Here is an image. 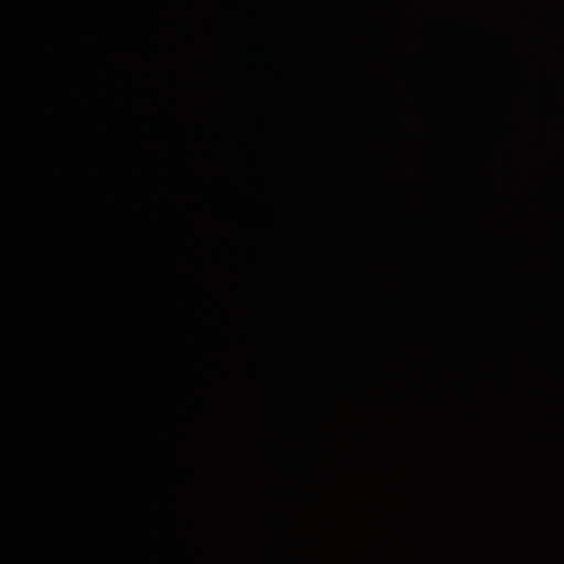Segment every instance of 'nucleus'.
Wrapping results in <instances>:
<instances>
[{
  "label": "nucleus",
  "instance_id": "1",
  "mask_svg": "<svg viewBox=\"0 0 564 564\" xmlns=\"http://www.w3.org/2000/svg\"><path fill=\"white\" fill-rule=\"evenodd\" d=\"M0 247H154V243H0Z\"/></svg>",
  "mask_w": 564,
  "mask_h": 564
},
{
  "label": "nucleus",
  "instance_id": "2",
  "mask_svg": "<svg viewBox=\"0 0 564 564\" xmlns=\"http://www.w3.org/2000/svg\"><path fill=\"white\" fill-rule=\"evenodd\" d=\"M2 216H4V217H10V218H11V217H15V216H18V214H17L15 212H11V210H10V212H8V210H6V212L2 214Z\"/></svg>",
  "mask_w": 564,
  "mask_h": 564
}]
</instances>
